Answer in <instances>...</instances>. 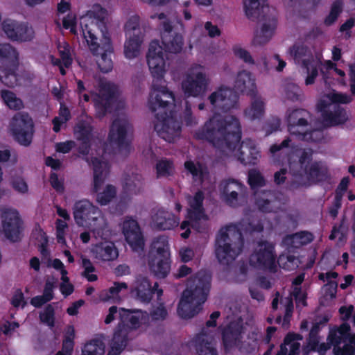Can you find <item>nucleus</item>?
I'll list each match as a JSON object with an SVG mask.
<instances>
[{"mask_svg":"<svg viewBox=\"0 0 355 355\" xmlns=\"http://www.w3.org/2000/svg\"><path fill=\"white\" fill-rule=\"evenodd\" d=\"M162 50L158 40L151 41L146 55L147 64L153 78L148 105L151 112L155 113V130L161 138L172 142L180 135L182 123L171 109L175 101L174 94L162 85L166 72Z\"/></svg>","mask_w":355,"mask_h":355,"instance_id":"f257e3e1","label":"nucleus"},{"mask_svg":"<svg viewBox=\"0 0 355 355\" xmlns=\"http://www.w3.org/2000/svg\"><path fill=\"white\" fill-rule=\"evenodd\" d=\"M241 127L234 116L214 114L194 133L197 140L207 141L222 151H234L241 139Z\"/></svg>","mask_w":355,"mask_h":355,"instance_id":"f03ea898","label":"nucleus"},{"mask_svg":"<svg viewBox=\"0 0 355 355\" xmlns=\"http://www.w3.org/2000/svg\"><path fill=\"white\" fill-rule=\"evenodd\" d=\"M263 231V224L259 220H242L236 224H230L220 229L216 239L215 253L218 261L228 264L243 251L244 234L260 233Z\"/></svg>","mask_w":355,"mask_h":355,"instance_id":"7ed1b4c3","label":"nucleus"},{"mask_svg":"<svg viewBox=\"0 0 355 355\" xmlns=\"http://www.w3.org/2000/svg\"><path fill=\"white\" fill-rule=\"evenodd\" d=\"M210 288L211 275L206 271H198L190 277L178 306L179 316L183 319H189L196 315L202 309Z\"/></svg>","mask_w":355,"mask_h":355,"instance_id":"20e7f679","label":"nucleus"},{"mask_svg":"<svg viewBox=\"0 0 355 355\" xmlns=\"http://www.w3.org/2000/svg\"><path fill=\"white\" fill-rule=\"evenodd\" d=\"M237 92L250 96L257 95L255 79L250 72L245 70L239 71L235 79L234 89L220 86L209 96L208 99L214 110L227 112L237 106Z\"/></svg>","mask_w":355,"mask_h":355,"instance_id":"39448f33","label":"nucleus"},{"mask_svg":"<svg viewBox=\"0 0 355 355\" xmlns=\"http://www.w3.org/2000/svg\"><path fill=\"white\" fill-rule=\"evenodd\" d=\"M244 9L249 19L263 21L260 33L255 35L253 42L264 45L272 38L277 26L275 9L269 7L267 0H244Z\"/></svg>","mask_w":355,"mask_h":355,"instance_id":"423d86ee","label":"nucleus"},{"mask_svg":"<svg viewBox=\"0 0 355 355\" xmlns=\"http://www.w3.org/2000/svg\"><path fill=\"white\" fill-rule=\"evenodd\" d=\"M150 271L157 278H165L171 270L168 240L164 236L155 238L147 254Z\"/></svg>","mask_w":355,"mask_h":355,"instance_id":"0eeeda50","label":"nucleus"},{"mask_svg":"<svg viewBox=\"0 0 355 355\" xmlns=\"http://www.w3.org/2000/svg\"><path fill=\"white\" fill-rule=\"evenodd\" d=\"M80 26L83 37L93 55H101L100 58L97 60V64L100 71L103 73L111 71L113 68V62L111 59L113 48L110 37L107 36V33H102L105 42L100 45L93 29L87 24L83 26L82 22H80Z\"/></svg>","mask_w":355,"mask_h":355,"instance_id":"6e6552de","label":"nucleus"},{"mask_svg":"<svg viewBox=\"0 0 355 355\" xmlns=\"http://www.w3.org/2000/svg\"><path fill=\"white\" fill-rule=\"evenodd\" d=\"M19 53L11 44L0 43V81L8 87L18 84Z\"/></svg>","mask_w":355,"mask_h":355,"instance_id":"1a4fd4ad","label":"nucleus"},{"mask_svg":"<svg viewBox=\"0 0 355 355\" xmlns=\"http://www.w3.org/2000/svg\"><path fill=\"white\" fill-rule=\"evenodd\" d=\"M92 164L94 170L93 191L97 193L96 201L101 205H107L116 196V189L112 184H107L102 192H98L109 171L108 163L98 157H92Z\"/></svg>","mask_w":355,"mask_h":355,"instance_id":"9d476101","label":"nucleus"},{"mask_svg":"<svg viewBox=\"0 0 355 355\" xmlns=\"http://www.w3.org/2000/svg\"><path fill=\"white\" fill-rule=\"evenodd\" d=\"M249 262L254 268L275 272L277 264L275 245L267 241H258L255 250L250 257Z\"/></svg>","mask_w":355,"mask_h":355,"instance_id":"9b49d317","label":"nucleus"},{"mask_svg":"<svg viewBox=\"0 0 355 355\" xmlns=\"http://www.w3.org/2000/svg\"><path fill=\"white\" fill-rule=\"evenodd\" d=\"M1 227L4 236L12 242L21 240L24 230V222L19 211L12 208L1 210Z\"/></svg>","mask_w":355,"mask_h":355,"instance_id":"f8f14e48","label":"nucleus"},{"mask_svg":"<svg viewBox=\"0 0 355 355\" xmlns=\"http://www.w3.org/2000/svg\"><path fill=\"white\" fill-rule=\"evenodd\" d=\"M120 322L116 326L114 333L128 339L129 333L132 330L139 329L142 322L148 319V314L139 309H119Z\"/></svg>","mask_w":355,"mask_h":355,"instance_id":"ddd939ff","label":"nucleus"},{"mask_svg":"<svg viewBox=\"0 0 355 355\" xmlns=\"http://www.w3.org/2000/svg\"><path fill=\"white\" fill-rule=\"evenodd\" d=\"M33 122L28 114H16L10 122V129L14 139L19 144L28 146L32 141Z\"/></svg>","mask_w":355,"mask_h":355,"instance_id":"4468645a","label":"nucleus"},{"mask_svg":"<svg viewBox=\"0 0 355 355\" xmlns=\"http://www.w3.org/2000/svg\"><path fill=\"white\" fill-rule=\"evenodd\" d=\"M130 124L125 119H115L110 128L107 141L112 146H115L119 150L130 152L131 141L128 135L130 130Z\"/></svg>","mask_w":355,"mask_h":355,"instance_id":"2eb2a0df","label":"nucleus"},{"mask_svg":"<svg viewBox=\"0 0 355 355\" xmlns=\"http://www.w3.org/2000/svg\"><path fill=\"white\" fill-rule=\"evenodd\" d=\"M116 87L111 83L101 84L99 94L94 98V105L96 116L98 119L103 118L107 113L110 112L115 98Z\"/></svg>","mask_w":355,"mask_h":355,"instance_id":"dca6fc26","label":"nucleus"},{"mask_svg":"<svg viewBox=\"0 0 355 355\" xmlns=\"http://www.w3.org/2000/svg\"><path fill=\"white\" fill-rule=\"evenodd\" d=\"M204 200V193L200 190L196 192L193 197L188 198L190 208L187 210V218L192 222V228L198 232L203 231L200 223V220L202 219L207 220V216L203 207Z\"/></svg>","mask_w":355,"mask_h":355,"instance_id":"f3484780","label":"nucleus"},{"mask_svg":"<svg viewBox=\"0 0 355 355\" xmlns=\"http://www.w3.org/2000/svg\"><path fill=\"white\" fill-rule=\"evenodd\" d=\"M101 211L89 201L83 200L75 203L73 207V217L76 223L80 225L92 226V223L98 220Z\"/></svg>","mask_w":355,"mask_h":355,"instance_id":"a211bd4d","label":"nucleus"},{"mask_svg":"<svg viewBox=\"0 0 355 355\" xmlns=\"http://www.w3.org/2000/svg\"><path fill=\"white\" fill-rule=\"evenodd\" d=\"M243 331L244 327L241 320L231 321L223 329L222 342L226 353L241 343Z\"/></svg>","mask_w":355,"mask_h":355,"instance_id":"6ab92c4d","label":"nucleus"},{"mask_svg":"<svg viewBox=\"0 0 355 355\" xmlns=\"http://www.w3.org/2000/svg\"><path fill=\"white\" fill-rule=\"evenodd\" d=\"M1 25L4 33L12 41L28 42L34 37L33 28L24 23L5 19Z\"/></svg>","mask_w":355,"mask_h":355,"instance_id":"aec40b11","label":"nucleus"},{"mask_svg":"<svg viewBox=\"0 0 355 355\" xmlns=\"http://www.w3.org/2000/svg\"><path fill=\"white\" fill-rule=\"evenodd\" d=\"M209 85V79L202 72L189 75L182 82V87L187 96L198 97L204 95Z\"/></svg>","mask_w":355,"mask_h":355,"instance_id":"412c9836","label":"nucleus"},{"mask_svg":"<svg viewBox=\"0 0 355 355\" xmlns=\"http://www.w3.org/2000/svg\"><path fill=\"white\" fill-rule=\"evenodd\" d=\"M255 205L263 213H276L282 207L279 194L270 190H263L255 193Z\"/></svg>","mask_w":355,"mask_h":355,"instance_id":"4be33fe9","label":"nucleus"},{"mask_svg":"<svg viewBox=\"0 0 355 355\" xmlns=\"http://www.w3.org/2000/svg\"><path fill=\"white\" fill-rule=\"evenodd\" d=\"M157 288V282H155L154 285L152 286L146 277L139 275L136 279L132 292L135 294V297L137 300L142 302L148 303L152 300L153 294L155 292L158 297L162 295V289H158Z\"/></svg>","mask_w":355,"mask_h":355,"instance_id":"5701e85b","label":"nucleus"},{"mask_svg":"<svg viewBox=\"0 0 355 355\" xmlns=\"http://www.w3.org/2000/svg\"><path fill=\"white\" fill-rule=\"evenodd\" d=\"M310 112L305 109H295L286 117L288 130L292 135L298 136L309 126Z\"/></svg>","mask_w":355,"mask_h":355,"instance_id":"b1692460","label":"nucleus"},{"mask_svg":"<svg viewBox=\"0 0 355 355\" xmlns=\"http://www.w3.org/2000/svg\"><path fill=\"white\" fill-rule=\"evenodd\" d=\"M236 155L242 164L254 166L258 163L261 153L254 140L245 139L241 141Z\"/></svg>","mask_w":355,"mask_h":355,"instance_id":"393cba45","label":"nucleus"},{"mask_svg":"<svg viewBox=\"0 0 355 355\" xmlns=\"http://www.w3.org/2000/svg\"><path fill=\"white\" fill-rule=\"evenodd\" d=\"M123 232L125 239L132 250H143L144 239L140 227L135 220H127L123 225Z\"/></svg>","mask_w":355,"mask_h":355,"instance_id":"a878e982","label":"nucleus"},{"mask_svg":"<svg viewBox=\"0 0 355 355\" xmlns=\"http://www.w3.org/2000/svg\"><path fill=\"white\" fill-rule=\"evenodd\" d=\"M179 218L173 213L159 209L152 216V225L158 230H170L178 226Z\"/></svg>","mask_w":355,"mask_h":355,"instance_id":"bb28decb","label":"nucleus"},{"mask_svg":"<svg viewBox=\"0 0 355 355\" xmlns=\"http://www.w3.org/2000/svg\"><path fill=\"white\" fill-rule=\"evenodd\" d=\"M329 111L323 114L322 123L325 127H336L343 125L348 121L345 109L338 104L330 105Z\"/></svg>","mask_w":355,"mask_h":355,"instance_id":"cd10ccee","label":"nucleus"},{"mask_svg":"<svg viewBox=\"0 0 355 355\" xmlns=\"http://www.w3.org/2000/svg\"><path fill=\"white\" fill-rule=\"evenodd\" d=\"M92 252L95 258L104 261H113L119 256L114 243L107 241L96 244Z\"/></svg>","mask_w":355,"mask_h":355,"instance_id":"c85d7f7f","label":"nucleus"},{"mask_svg":"<svg viewBox=\"0 0 355 355\" xmlns=\"http://www.w3.org/2000/svg\"><path fill=\"white\" fill-rule=\"evenodd\" d=\"M309 178L314 182H324L329 178L328 168L321 160H316L304 170Z\"/></svg>","mask_w":355,"mask_h":355,"instance_id":"c756f323","label":"nucleus"},{"mask_svg":"<svg viewBox=\"0 0 355 355\" xmlns=\"http://www.w3.org/2000/svg\"><path fill=\"white\" fill-rule=\"evenodd\" d=\"M313 234L307 231H300L295 234L287 235L283 239V243L288 248H300L313 241Z\"/></svg>","mask_w":355,"mask_h":355,"instance_id":"7c9ffc66","label":"nucleus"},{"mask_svg":"<svg viewBox=\"0 0 355 355\" xmlns=\"http://www.w3.org/2000/svg\"><path fill=\"white\" fill-rule=\"evenodd\" d=\"M162 43L166 52L177 54L182 50L184 39L178 33L172 35L166 34L162 37Z\"/></svg>","mask_w":355,"mask_h":355,"instance_id":"2f4dec72","label":"nucleus"},{"mask_svg":"<svg viewBox=\"0 0 355 355\" xmlns=\"http://www.w3.org/2000/svg\"><path fill=\"white\" fill-rule=\"evenodd\" d=\"M128 40L124 45V55L126 58L132 59L139 55L143 35L135 33L132 35H125Z\"/></svg>","mask_w":355,"mask_h":355,"instance_id":"473e14b6","label":"nucleus"},{"mask_svg":"<svg viewBox=\"0 0 355 355\" xmlns=\"http://www.w3.org/2000/svg\"><path fill=\"white\" fill-rule=\"evenodd\" d=\"M192 343L198 355H218L216 349L211 347L207 336L203 333L197 334Z\"/></svg>","mask_w":355,"mask_h":355,"instance_id":"72a5a7b5","label":"nucleus"},{"mask_svg":"<svg viewBox=\"0 0 355 355\" xmlns=\"http://www.w3.org/2000/svg\"><path fill=\"white\" fill-rule=\"evenodd\" d=\"M94 127L90 121L78 120L73 128V134L77 140H92Z\"/></svg>","mask_w":355,"mask_h":355,"instance_id":"f704fd0d","label":"nucleus"},{"mask_svg":"<svg viewBox=\"0 0 355 355\" xmlns=\"http://www.w3.org/2000/svg\"><path fill=\"white\" fill-rule=\"evenodd\" d=\"M89 228L96 239H101L105 241L112 236V231L107 223L101 216L98 220L93 222Z\"/></svg>","mask_w":355,"mask_h":355,"instance_id":"c9c22d12","label":"nucleus"},{"mask_svg":"<svg viewBox=\"0 0 355 355\" xmlns=\"http://www.w3.org/2000/svg\"><path fill=\"white\" fill-rule=\"evenodd\" d=\"M252 98L251 105L244 111L245 116L250 120L260 119L264 114L265 104L260 97L250 96Z\"/></svg>","mask_w":355,"mask_h":355,"instance_id":"e433bc0d","label":"nucleus"},{"mask_svg":"<svg viewBox=\"0 0 355 355\" xmlns=\"http://www.w3.org/2000/svg\"><path fill=\"white\" fill-rule=\"evenodd\" d=\"M184 166L185 169L192 175L194 182L200 183L204 182L205 175L207 171L200 163L195 164L193 161L188 160L184 162Z\"/></svg>","mask_w":355,"mask_h":355,"instance_id":"4c0bfd02","label":"nucleus"},{"mask_svg":"<svg viewBox=\"0 0 355 355\" xmlns=\"http://www.w3.org/2000/svg\"><path fill=\"white\" fill-rule=\"evenodd\" d=\"M123 288H128L126 283L115 282L113 286L107 290L103 291L100 295V297L103 302L112 300L115 302V299L119 298V293Z\"/></svg>","mask_w":355,"mask_h":355,"instance_id":"58836bf2","label":"nucleus"},{"mask_svg":"<svg viewBox=\"0 0 355 355\" xmlns=\"http://www.w3.org/2000/svg\"><path fill=\"white\" fill-rule=\"evenodd\" d=\"M105 345L103 341L94 339L87 343L82 349V355H103Z\"/></svg>","mask_w":355,"mask_h":355,"instance_id":"ea45409f","label":"nucleus"},{"mask_svg":"<svg viewBox=\"0 0 355 355\" xmlns=\"http://www.w3.org/2000/svg\"><path fill=\"white\" fill-rule=\"evenodd\" d=\"M343 10V3L341 0L334 1L330 8L329 15L324 18V24L327 26L333 25L338 19Z\"/></svg>","mask_w":355,"mask_h":355,"instance_id":"a19ab883","label":"nucleus"},{"mask_svg":"<svg viewBox=\"0 0 355 355\" xmlns=\"http://www.w3.org/2000/svg\"><path fill=\"white\" fill-rule=\"evenodd\" d=\"M302 66L306 69L308 76L305 80L306 85H312L318 75V69L317 64L313 58L303 59Z\"/></svg>","mask_w":355,"mask_h":355,"instance_id":"79ce46f5","label":"nucleus"},{"mask_svg":"<svg viewBox=\"0 0 355 355\" xmlns=\"http://www.w3.org/2000/svg\"><path fill=\"white\" fill-rule=\"evenodd\" d=\"M300 140L309 143H320L324 139V132L321 129L304 130L297 137Z\"/></svg>","mask_w":355,"mask_h":355,"instance_id":"37998d69","label":"nucleus"},{"mask_svg":"<svg viewBox=\"0 0 355 355\" xmlns=\"http://www.w3.org/2000/svg\"><path fill=\"white\" fill-rule=\"evenodd\" d=\"M155 168L157 178L168 177L174 173L173 162L166 158L159 160Z\"/></svg>","mask_w":355,"mask_h":355,"instance_id":"c03bdc74","label":"nucleus"},{"mask_svg":"<svg viewBox=\"0 0 355 355\" xmlns=\"http://www.w3.org/2000/svg\"><path fill=\"white\" fill-rule=\"evenodd\" d=\"M1 96L3 102L9 108L15 110H19L23 107L22 101L17 98L12 92L2 90Z\"/></svg>","mask_w":355,"mask_h":355,"instance_id":"a18cd8bd","label":"nucleus"},{"mask_svg":"<svg viewBox=\"0 0 355 355\" xmlns=\"http://www.w3.org/2000/svg\"><path fill=\"white\" fill-rule=\"evenodd\" d=\"M128 340L114 333L111 342V347L107 355H120L127 345Z\"/></svg>","mask_w":355,"mask_h":355,"instance_id":"49530a36","label":"nucleus"},{"mask_svg":"<svg viewBox=\"0 0 355 355\" xmlns=\"http://www.w3.org/2000/svg\"><path fill=\"white\" fill-rule=\"evenodd\" d=\"M123 187V189L130 194H137L140 193L143 188V182L141 176L134 177L133 179L130 178H126Z\"/></svg>","mask_w":355,"mask_h":355,"instance_id":"de8ad7c7","label":"nucleus"},{"mask_svg":"<svg viewBox=\"0 0 355 355\" xmlns=\"http://www.w3.org/2000/svg\"><path fill=\"white\" fill-rule=\"evenodd\" d=\"M248 183L252 189H256L266 185V180L257 169H250L248 173Z\"/></svg>","mask_w":355,"mask_h":355,"instance_id":"09e8293b","label":"nucleus"},{"mask_svg":"<svg viewBox=\"0 0 355 355\" xmlns=\"http://www.w3.org/2000/svg\"><path fill=\"white\" fill-rule=\"evenodd\" d=\"M246 191H223V200L225 203L232 207H237L240 205L239 198L243 197Z\"/></svg>","mask_w":355,"mask_h":355,"instance_id":"8fccbe9b","label":"nucleus"},{"mask_svg":"<svg viewBox=\"0 0 355 355\" xmlns=\"http://www.w3.org/2000/svg\"><path fill=\"white\" fill-rule=\"evenodd\" d=\"M314 151L311 148L302 149L298 155V162L301 168L305 170L311 164L313 160V155Z\"/></svg>","mask_w":355,"mask_h":355,"instance_id":"3c124183","label":"nucleus"},{"mask_svg":"<svg viewBox=\"0 0 355 355\" xmlns=\"http://www.w3.org/2000/svg\"><path fill=\"white\" fill-rule=\"evenodd\" d=\"M125 35H132L135 33L142 34L139 28V17L134 15L130 17L125 24Z\"/></svg>","mask_w":355,"mask_h":355,"instance_id":"603ef678","label":"nucleus"},{"mask_svg":"<svg viewBox=\"0 0 355 355\" xmlns=\"http://www.w3.org/2000/svg\"><path fill=\"white\" fill-rule=\"evenodd\" d=\"M285 95L286 98L295 102L300 100L302 91L300 87L294 83H288L285 87Z\"/></svg>","mask_w":355,"mask_h":355,"instance_id":"864d4df0","label":"nucleus"},{"mask_svg":"<svg viewBox=\"0 0 355 355\" xmlns=\"http://www.w3.org/2000/svg\"><path fill=\"white\" fill-rule=\"evenodd\" d=\"M40 320L42 322L53 327L55 323V309L52 304H47L44 311L40 314Z\"/></svg>","mask_w":355,"mask_h":355,"instance_id":"5fc2aeb1","label":"nucleus"},{"mask_svg":"<svg viewBox=\"0 0 355 355\" xmlns=\"http://www.w3.org/2000/svg\"><path fill=\"white\" fill-rule=\"evenodd\" d=\"M73 331L64 337L62 344V349L57 352L55 355H71L74 346Z\"/></svg>","mask_w":355,"mask_h":355,"instance_id":"6e6d98bb","label":"nucleus"},{"mask_svg":"<svg viewBox=\"0 0 355 355\" xmlns=\"http://www.w3.org/2000/svg\"><path fill=\"white\" fill-rule=\"evenodd\" d=\"M82 266L84 268L83 275L87 279V281L92 282L98 279L96 275L89 274L95 271V267L93 266L90 259L83 258L82 261Z\"/></svg>","mask_w":355,"mask_h":355,"instance_id":"4d7b16f0","label":"nucleus"},{"mask_svg":"<svg viewBox=\"0 0 355 355\" xmlns=\"http://www.w3.org/2000/svg\"><path fill=\"white\" fill-rule=\"evenodd\" d=\"M182 119L187 126H193L198 124V119L193 115L191 105L188 102L185 103V109L183 112Z\"/></svg>","mask_w":355,"mask_h":355,"instance_id":"13d9d810","label":"nucleus"},{"mask_svg":"<svg viewBox=\"0 0 355 355\" xmlns=\"http://www.w3.org/2000/svg\"><path fill=\"white\" fill-rule=\"evenodd\" d=\"M308 48L304 45L294 44L289 49L290 55L295 61L299 62L306 55Z\"/></svg>","mask_w":355,"mask_h":355,"instance_id":"bf43d9fd","label":"nucleus"},{"mask_svg":"<svg viewBox=\"0 0 355 355\" xmlns=\"http://www.w3.org/2000/svg\"><path fill=\"white\" fill-rule=\"evenodd\" d=\"M62 26L64 29H69L71 33L76 34L77 18L76 15L68 13L62 19Z\"/></svg>","mask_w":355,"mask_h":355,"instance_id":"052dcab7","label":"nucleus"},{"mask_svg":"<svg viewBox=\"0 0 355 355\" xmlns=\"http://www.w3.org/2000/svg\"><path fill=\"white\" fill-rule=\"evenodd\" d=\"M246 187L239 181L236 180L234 179H228L225 182L223 191H246Z\"/></svg>","mask_w":355,"mask_h":355,"instance_id":"680f3d73","label":"nucleus"},{"mask_svg":"<svg viewBox=\"0 0 355 355\" xmlns=\"http://www.w3.org/2000/svg\"><path fill=\"white\" fill-rule=\"evenodd\" d=\"M234 53L237 58H240L247 64H253L254 63V59L251 56L250 52L243 48H234Z\"/></svg>","mask_w":355,"mask_h":355,"instance_id":"e2e57ef3","label":"nucleus"},{"mask_svg":"<svg viewBox=\"0 0 355 355\" xmlns=\"http://www.w3.org/2000/svg\"><path fill=\"white\" fill-rule=\"evenodd\" d=\"M349 183V178L344 177L340 180L339 184L335 190V196L334 198H338L340 200H343V197L345 193L347 191L348 185Z\"/></svg>","mask_w":355,"mask_h":355,"instance_id":"0e129e2a","label":"nucleus"},{"mask_svg":"<svg viewBox=\"0 0 355 355\" xmlns=\"http://www.w3.org/2000/svg\"><path fill=\"white\" fill-rule=\"evenodd\" d=\"M75 146L76 143L74 141L69 140L64 142L57 143L55 145V150L58 153L66 154L69 153Z\"/></svg>","mask_w":355,"mask_h":355,"instance_id":"69168bd1","label":"nucleus"},{"mask_svg":"<svg viewBox=\"0 0 355 355\" xmlns=\"http://www.w3.org/2000/svg\"><path fill=\"white\" fill-rule=\"evenodd\" d=\"M350 326L347 323H343L338 328L336 332L339 334L340 337L343 338L345 342L351 340V334H350Z\"/></svg>","mask_w":355,"mask_h":355,"instance_id":"338daca9","label":"nucleus"},{"mask_svg":"<svg viewBox=\"0 0 355 355\" xmlns=\"http://www.w3.org/2000/svg\"><path fill=\"white\" fill-rule=\"evenodd\" d=\"M49 181L51 187L58 192H63L64 187L63 182L59 180L58 175L55 173L50 175Z\"/></svg>","mask_w":355,"mask_h":355,"instance_id":"774afa93","label":"nucleus"}]
</instances>
